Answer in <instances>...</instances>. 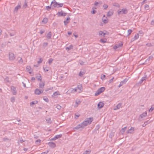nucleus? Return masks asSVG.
Returning <instances> with one entry per match:
<instances>
[{
    "mask_svg": "<svg viewBox=\"0 0 154 154\" xmlns=\"http://www.w3.org/2000/svg\"><path fill=\"white\" fill-rule=\"evenodd\" d=\"M93 118H90L88 119H86L82 123L84 128L87 125L90 124L91 122L93 121Z\"/></svg>",
    "mask_w": 154,
    "mask_h": 154,
    "instance_id": "nucleus-1",
    "label": "nucleus"
},
{
    "mask_svg": "<svg viewBox=\"0 0 154 154\" xmlns=\"http://www.w3.org/2000/svg\"><path fill=\"white\" fill-rule=\"evenodd\" d=\"M105 90V88L104 87H101L98 89L95 93L94 95L95 96H97L99 94H100L101 93L103 92Z\"/></svg>",
    "mask_w": 154,
    "mask_h": 154,
    "instance_id": "nucleus-2",
    "label": "nucleus"
},
{
    "mask_svg": "<svg viewBox=\"0 0 154 154\" xmlns=\"http://www.w3.org/2000/svg\"><path fill=\"white\" fill-rule=\"evenodd\" d=\"M128 10L126 8H122L121 9L118 10L117 11L118 15L126 14L128 13Z\"/></svg>",
    "mask_w": 154,
    "mask_h": 154,
    "instance_id": "nucleus-3",
    "label": "nucleus"
},
{
    "mask_svg": "<svg viewBox=\"0 0 154 154\" xmlns=\"http://www.w3.org/2000/svg\"><path fill=\"white\" fill-rule=\"evenodd\" d=\"M21 7V4L20 2L18 3L17 6H16L14 10V14H17L19 9H20Z\"/></svg>",
    "mask_w": 154,
    "mask_h": 154,
    "instance_id": "nucleus-4",
    "label": "nucleus"
},
{
    "mask_svg": "<svg viewBox=\"0 0 154 154\" xmlns=\"http://www.w3.org/2000/svg\"><path fill=\"white\" fill-rule=\"evenodd\" d=\"M15 59V57L14 54L12 52H10L9 53V59L10 61H13Z\"/></svg>",
    "mask_w": 154,
    "mask_h": 154,
    "instance_id": "nucleus-5",
    "label": "nucleus"
},
{
    "mask_svg": "<svg viewBox=\"0 0 154 154\" xmlns=\"http://www.w3.org/2000/svg\"><path fill=\"white\" fill-rule=\"evenodd\" d=\"M43 91H42V90L40 89L36 88L35 89V90L34 93L36 95H40V94L42 93L43 92Z\"/></svg>",
    "mask_w": 154,
    "mask_h": 154,
    "instance_id": "nucleus-6",
    "label": "nucleus"
},
{
    "mask_svg": "<svg viewBox=\"0 0 154 154\" xmlns=\"http://www.w3.org/2000/svg\"><path fill=\"white\" fill-rule=\"evenodd\" d=\"M11 89L12 94L14 95H16L17 94V91L16 87L13 86H11Z\"/></svg>",
    "mask_w": 154,
    "mask_h": 154,
    "instance_id": "nucleus-7",
    "label": "nucleus"
},
{
    "mask_svg": "<svg viewBox=\"0 0 154 154\" xmlns=\"http://www.w3.org/2000/svg\"><path fill=\"white\" fill-rule=\"evenodd\" d=\"M146 77H143L142 79L139 81V82L136 83V85L137 86L140 85L144 81L146 80Z\"/></svg>",
    "mask_w": 154,
    "mask_h": 154,
    "instance_id": "nucleus-8",
    "label": "nucleus"
},
{
    "mask_svg": "<svg viewBox=\"0 0 154 154\" xmlns=\"http://www.w3.org/2000/svg\"><path fill=\"white\" fill-rule=\"evenodd\" d=\"M45 85V82H42L39 83V88L42 91H44V88Z\"/></svg>",
    "mask_w": 154,
    "mask_h": 154,
    "instance_id": "nucleus-9",
    "label": "nucleus"
},
{
    "mask_svg": "<svg viewBox=\"0 0 154 154\" xmlns=\"http://www.w3.org/2000/svg\"><path fill=\"white\" fill-rule=\"evenodd\" d=\"M62 136V135L61 134L59 135H55L54 137L52 138L51 140H55L58 138H61Z\"/></svg>",
    "mask_w": 154,
    "mask_h": 154,
    "instance_id": "nucleus-10",
    "label": "nucleus"
},
{
    "mask_svg": "<svg viewBox=\"0 0 154 154\" xmlns=\"http://www.w3.org/2000/svg\"><path fill=\"white\" fill-rule=\"evenodd\" d=\"M57 2L55 0H53L51 2V5L53 8L57 7Z\"/></svg>",
    "mask_w": 154,
    "mask_h": 154,
    "instance_id": "nucleus-11",
    "label": "nucleus"
},
{
    "mask_svg": "<svg viewBox=\"0 0 154 154\" xmlns=\"http://www.w3.org/2000/svg\"><path fill=\"white\" fill-rule=\"evenodd\" d=\"M26 69L27 72L30 74H31L33 71V70L31 68L30 66H27L26 67Z\"/></svg>",
    "mask_w": 154,
    "mask_h": 154,
    "instance_id": "nucleus-12",
    "label": "nucleus"
},
{
    "mask_svg": "<svg viewBox=\"0 0 154 154\" xmlns=\"http://www.w3.org/2000/svg\"><path fill=\"white\" fill-rule=\"evenodd\" d=\"M49 146L51 148H54L56 146V144L54 142H50L48 143Z\"/></svg>",
    "mask_w": 154,
    "mask_h": 154,
    "instance_id": "nucleus-13",
    "label": "nucleus"
},
{
    "mask_svg": "<svg viewBox=\"0 0 154 154\" xmlns=\"http://www.w3.org/2000/svg\"><path fill=\"white\" fill-rule=\"evenodd\" d=\"M66 13H65L63 11L58 12V16H65L66 15Z\"/></svg>",
    "mask_w": 154,
    "mask_h": 154,
    "instance_id": "nucleus-14",
    "label": "nucleus"
},
{
    "mask_svg": "<svg viewBox=\"0 0 154 154\" xmlns=\"http://www.w3.org/2000/svg\"><path fill=\"white\" fill-rule=\"evenodd\" d=\"M84 127H83V126L82 124V123H81L79 125H78L76 127H75L74 128L75 129L78 130L80 128H84Z\"/></svg>",
    "mask_w": 154,
    "mask_h": 154,
    "instance_id": "nucleus-15",
    "label": "nucleus"
},
{
    "mask_svg": "<svg viewBox=\"0 0 154 154\" xmlns=\"http://www.w3.org/2000/svg\"><path fill=\"white\" fill-rule=\"evenodd\" d=\"M122 103H119L116 106V108H114V110H116L117 109H119L120 108L122 107Z\"/></svg>",
    "mask_w": 154,
    "mask_h": 154,
    "instance_id": "nucleus-16",
    "label": "nucleus"
},
{
    "mask_svg": "<svg viewBox=\"0 0 154 154\" xmlns=\"http://www.w3.org/2000/svg\"><path fill=\"white\" fill-rule=\"evenodd\" d=\"M77 88H70L68 90V91H70L71 93H74L76 92L77 91Z\"/></svg>",
    "mask_w": 154,
    "mask_h": 154,
    "instance_id": "nucleus-17",
    "label": "nucleus"
},
{
    "mask_svg": "<svg viewBox=\"0 0 154 154\" xmlns=\"http://www.w3.org/2000/svg\"><path fill=\"white\" fill-rule=\"evenodd\" d=\"M75 103L76 104V105H75L74 106L75 107H77L81 103V102L79 99H76L75 100Z\"/></svg>",
    "mask_w": 154,
    "mask_h": 154,
    "instance_id": "nucleus-18",
    "label": "nucleus"
},
{
    "mask_svg": "<svg viewBox=\"0 0 154 154\" xmlns=\"http://www.w3.org/2000/svg\"><path fill=\"white\" fill-rule=\"evenodd\" d=\"M104 105V104L102 102H100L98 104L97 106L98 108L99 109H100L103 107Z\"/></svg>",
    "mask_w": 154,
    "mask_h": 154,
    "instance_id": "nucleus-19",
    "label": "nucleus"
},
{
    "mask_svg": "<svg viewBox=\"0 0 154 154\" xmlns=\"http://www.w3.org/2000/svg\"><path fill=\"white\" fill-rule=\"evenodd\" d=\"M134 130V128L132 127H131V128L128 131V133H132Z\"/></svg>",
    "mask_w": 154,
    "mask_h": 154,
    "instance_id": "nucleus-20",
    "label": "nucleus"
},
{
    "mask_svg": "<svg viewBox=\"0 0 154 154\" xmlns=\"http://www.w3.org/2000/svg\"><path fill=\"white\" fill-rule=\"evenodd\" d=\"M105 17V15H104L103 16V17L102 18V20L103 21V22L105 23H108V21L107 20V17H106V19H104V17Z\"/></svg>",
    "mask_w": 154,
    "mask_h": 154,
    "instance_id": "nucleus-21",
    "label": "nucleus"
},
{
    "mask_svg": "<svg viewBox=\"0 0 154 154\" xmlns=\"http://www.w3.org/2000/svg\"><path fill=\"white\" fill-rule=\"evenodd\" d=\"M105 33L103 32L102 31H100L99 32V36H102L104 37L105 36Z\"/></svg>",
    "mask_w": 154,
    "mask_h": 154,
    "instance_id": "nucleus-22",
    "label": "nucleus"
},
{
    "mask_svg": "<svg viewBox=\"0 0 154 154\" xmlns=\"http://www.w3.org/2000/svg\"><path fill=\"white\" fill-rule=\"evenodd\" d=\"M127 129V127H125L123 128L122 130L120 131V133H121L122 134H123L125 131H126Z\"/></svg>",
    "mask_w": 154,
    "mask_h": 154,
    "instance_id": "nucleus-23",
    "label": "nucleus"
},
{
    "mask_svg": "<svg viewBox=\"0 0 154 154\" xmlns=\"http://www.w3.org/2000/svg\"><path fill=\"white\" fill-rule=\"evenodd\" d=\"M20 59L18 61V62L20 64H22L23 63V60L22 57H18V59Z\"/></svg>",
    "mask_w": 154,
    "mask_h": 154,
    "instance_id": "nucleus-24",
    "label": "nucleus"
},
{
    "mask_svg": "<svg viewBox=\"0 0 154 154\" xmlns=\"http://www.w3.org/2000/svg\"><path fill=\"white\" fill-rule=\"evenodd\" d=\"M48 21V19L47 18H44L42 21V22L43 24L46 23Z\"/></svg>",
    "mask_w": 154,
    "mask_h": 154,
    "instance_id": "nucleus-25",
    "label": "nucleus"
},
{
    "mask_svg": "<svg viewBox=\"0 0 154 154\" xmlns=\"http://www.w3.org/2000/svg\"><path fill=\"white\" fill-rule=\"evenodd\" d=\"M113 11H109L107 12V16L108 17H110L113 15Z\"/></svg>",
    "mask_w": 154,
    "mask_h": 154,
    "instance_id": "nucleus-26",
    "label": "nucleus"
},
{
    "mask_svg": "<svg viewBox=\"0 0 154 154\" xmlns=\"http://www.w3.org/2000/svg\"><path fill=\"white\" fill-rule=\"evenodd\" d=\"M73 47V46L72 45H71L66 48V49L67 50H69L72 49Z\"/></svg>",
    "mask_w": 154,
    "mask_h": 154,
    "instance_id": "nucleus-27",
    "label": "nucleus"
},
{
    "mask_svg": "<svg viewBox=\"0 0 154 154\" xmlns=\"http://www.w3.org/2000/svg\"><path fill=\"white\" fill-rule=\"evenodd\" d=\"M60 95V92L58 91H57L54 92L53 94L52 95V97H54L55 96Z\"/></svg>",
    "mask_w": 154,
    "mask_h": 154,
    "instance_id": "nucleus-28",
    "label": "nucleus"
},
{
    "mask_svg": "<svg viewBox=\"0 0 154 154\" xmlns=\"http://www.w3.org/2000/svg\"><path fill=\"white\" fill-rule=\"evenodd\" d=\"M38 103V101L36 100H35L31 102L30 103V105L31 106H33L32 105L36 104Z\"/></svg>",
    "mask_w": 154,
    "mask_h": 154,
    "instance_id": "nucleus-29",
    "label": "nucleus"
},
{
    "mask_svg": "<svg viewBox=\"0 0 154 154\" xmlns=\"http://www.w3.org/2000/svg\"><path fill=\"white\" fill-rule=\"evenodd\" d=\"M63 3H58L57 2V7H56L59 8L62 7L63 6Z\"/></svg>",
    "mask_w": 154,
    "mask_h": 154,
    "instance_id": "nucleus-30",
    "label": "nucleus"
},
{
    "mask_svg": "<svg viewBox=\"0 0 154 154\" xmlns=\"http://www.w3.org/2000/svg\"><path fill=\"white\" fill-rule=\"evenodd\" d=\"M51 32H49L47 34V37L48 39H50L51 38Z\"/></svg>",
    "mask_w": 154,
    "mask_h": 154,
    "instance_id": "nucleus-31",
    "label": "nucleus"
},
{
    "mask_svg": "<svg viewBox=\"0 0 154 154\" xmlns=\"http://www.w3.org/2000/svg\"><path fill=\"white\" fill-rule=\"evenodd\" d=\"M27 2H26V0H25V1L24 4L23 6V8H25L27 7Z\"/></svg>",
    "mask_w": 154,
    "mask_h": 154,
    "instance_id": "nucleus-32",
    "label": "nucleus"
},
{
    "mask_svg": "<svg viewBox=\"0 0 154 154\" xmlns=\"http://www.w3.org/2000/svg\"><path fill=\"white\" fill-rule=\"evenodd\" d=\"M38 75L39 76H36V78L38 80H39L41 81L42 80L41 76L40 74H39Z\"/></svg>",
    "mask_w": 154,
    "mask_h": 154,
    "instance_id": "nucleus-33",
    "label": "nucleus"
},
{
    "mask_svg": "<svg viewBox=\"0 0 154 154\" xmlns=\"http://www.w3.org/2000/svg\"><path fill=\"white\" fill-rule=\"evenodd\" d=\"M85 73V72L84 71H80L79 72V76L81 77H82L83 76V75H84Z\"/></svg>",
    "mask_w": 154,
    "mask_h": 154,
    "instance_id": "nucleus-34",
    "label": "nucleus"
},
{
    "mask_svg": "<svg viewBox=\"0 0 154 154\" xmlns=\"http://www.w3.org/2000/svg\"><path fill=\"white\" fill-rule=\"evenodd\" d=\"M76 88H77V89H78L80 90H81L82 88V85L81 84L79 85H78L77 87Z\"/></svg>",
    "mask_w": 154,
    "mask_h": 154,
    "instance_id": "nucleus-35",
    "label": "nucleus"
},
{
    "mask_svg": "<svg viewBox=\"0 0 154 154\" xmlns=\"http://www.w3.org/2000/svg\"><path fill=\"white\" fill-rule=\"evenodd\" d=\"M139 37V35L138 34H135L134 37V39L136 40Z\"/></svg>",
    "mask_w": 154,
    "mask_h": 154,
    "instance_id": "nucleus-36",
    "label": "nucleus"
},
{
    "mask_svg": "<svg viewBox=\"0 0 154 154\" xmlns=\"http://www.w3.org/2000/svg\"><path fill=\"white\" fill-rule=\"evenodd\" d=\"M46 121H47L48 123H51V118H48L46 119Z\"/></svg>",
    "mask_w": 154,
    "mask_h": 154,
    "instance_id": "nucleus-37",
    "label": "nucleus"
},
{
    "mask_svg": "<svg viewBox=\"0 0 154 154\" xmlns=\"http://www.w3.org/2000/svg\"><path fill=\"white\" fill-rule=\"evenodd\" d=\"M146 114H147L146 112L143 113L140 115V116L141 117V118H143V117H145L146 116Z\"/></svg>",
    "mask_w": 154,
    "mask_h": 154,
    "instance_id": "nucleus-38",
    "label": "nucleus"
},
{
    "mask_svg": "<svg viewBox=\"0 0 154 154\" xmlns=\"http://www.w3.org/2000/svg\"><path fill=\"white\" fill-rule=\"evenodd\" d=\"M15 98L14 97H13L11 98V101L12 103H13L15 101Z\"/></svg>",
    "mask_w": 154,
    "mask_h": 154,
    "instance_id": "nucleus-39",
    "label": "nucleus"
},
{
    "mask_svg": "<svg viewBox=\"0 0 154 154\" xmlns=\"http://www.w3.org/2000/svg\"><path fill=\"white\" fill-rule=\"evenodd\" d=\"M100 41L102 43H105L106 42V40L105 39L102 38L100 39Z\"/></svg>",
    "mask_w": 154,
    "mask_h": 154,
    "instance_id": "nucleus-40",
    "label": "nucleus"
},
{
    "mask_svg": "<svg viewBox=\"0 0 154 154\" xmlns=\"http://www.w3.org/2000/svg\"><path fill=\"white\" fill-rule=\"evenodd\" d=\"M105 77L106 75H102L101 76V79L103 80H104L105 79Z\"/></svg>",
    "mask_w": 154,
    "mask_h": 154,
    "instance_id": "nucleus-41",
    "label": "nucleus"
},
{
    "mask_svg": "<svg viewBox=\"0 0 154 154\" xmlns=\"http://www.w3.org/2000/svg\"><path fill=\"white\" fill-rule=\"evenodd\" d=\"M154 109V106H152L149 109V112H151Z\"/></svg>",
    "mask_w": 154,
    "mask_h": 154,
    "instance_id": "nucleus-42",
    "label": "nucleus"
},
{
    "mask_svg": "<svg viewBox=\"0 0 154 154\" xmlns=\"http://www.w3.org/2000/svg\"><path fill=\"white\" fill-rule=\"evenodd\" d=\"M132 31L131 29H129L128 31V35H129L132 32Z\"/></svg>",
    "mask_w": 154,
    "mask_h": 154,
    "instance_id": "nucleus-43",
    "label": "nucleus"
},
{
    "mask_svg": "<svg viewBox=\"0 0 154 154\" xmlns=\"http://www.w3.org/2000/svg\"><path fill=\"white\" fill-rule=\"evenodd\" d=\"M53 59H52V58H50L49 59V60H48V63L49 64H51L53 61Z\"/></svg>",
    "mask_w": 154,
    "mask_h": 154,
    "instance_id": "nucleus-44",
    "label": "nucleus"
},
{
    "mask_svg": "<svg viewBox=\"0 0 154 154\" xmlns=\"http://www.w3.org/2000/svg\"><path fill=\"white\" fill-rule=\"evenodd\" d=\"M41 140H37L35 141V143L36 144H39L41 142Z\"/></svg>",
    "mask_w": 154,
    "mask_h": 154,
    "instance_id": "nucleus-45",
    "label": "nucleus"
},
{
    "mask_svg": "<svg viewBox=\"0 0 154 154\" xmlns=\"http://www.w3.org/2000/svg\"><path fill=\"white\" fill-rule=\"evenodd\" d=\"M113 5L114 6H115L116 7H120V6L119 5V4H118V3H115L113 4Z\"/></svg>",
    "mask_w": 154,
    "mask_h": 154,
    "instance_id": "nucleus-46",
    "label": "nucleus"
},
{
    "mask_svg": "<svg viewBox=\"0 0 154 154\" xmlns=\"http://www.w3.org/2000/svg\"><path fill=\"white\" fill-rule=\"evenodd\" d=\"M48 45V43L47 42H44L43 44V46L45 48Z\"/></svg>",
    "mask_w": 154,
    "mask_h": 154,
    "instance_id": "nucleus-47",
    "label": "nucleus"
},
{
    "mask_svg": "<svg viewBox=\"0 0 154 154\" xmlns=\"http://www.w3.org/2000/svg\"><path fill=\"white\" fill-rule=\"evenodd\" d=\"M149 60H150L149 59V58L147 59L145 61V63H146V64H147L149 63Z\"/></svg>",
    "mask_w": 154,
    "mask_h": 154,
    "instance_id": "nucleus-48",
    "label": "nucleus"
},
{
    "mask_svg": "<svg viewBox=\"0 0 154 154\" xmlns=\"http://www.w3.org/2000/svg\"><path fill=\"white\" fill-rule=\"evenodd\" d=\"M43 100L46 102H48L49 101L48 99L46 97L43 98Z\"/></svg>",
    "mask_w": 154,
    "mask_h": 154,
    "instance_id": "nucleus-49",
    "label": "nucleus"
},
{
    "mask_svg": "<svg viewBox=\"0 0 154 154\" xmlns=\"http://www.w3.org/2000/svg\"><path fill=\"white\" fill-rule=\"evenodd\" d=\"M43 60L42 58H40L39 59V60L38 62V63H41L42 61Z\"/></svg>",
    "mask_w": 154,
    "mask_h": 154,
    "instance_id": "nucleus-50",
    "label": "nucleus"
},
{
    "mask_svg": "<svg viewBox=\"0 0 154 154\" xmlns=\"http://www.w3.org/2000/svg\"><path fill=\"white\" fill-rule=\"evenodd\" d=\"M15 32H14L12 33H10V34L11 36H12L14 35H15Z\"/></svg>",
    "mask_w": 154,
    "mask_h": 154,
    "instance_id": "nucleus-51",
    "label": "nucleus"
},
{
    "mask_svg": "<svg viewBox=\"0 0 154 154\" xmlns=\"http://www.w3.org/2000/svg\"><path fill=\"white\" fill-rule=\"evenodd\" d=\"M56 108L59 110H60L61 108V106L59 105H57L56 106Z\"/></svg>",
    "mask_w": 154,
    "mask_h": 154,
    "instance_id": "nucleus-52",
    "label": "nucleus"
},
{
    "mask_svg": "<svg viewBox=\"0 0 154 154\" xmlns=\"http://www.w3.org/2000/svg\"><path fill=\"white\" fill-rule=\"evenodd\" d=\"M103 7L104 8V9H106L108 7V5L106 4H105L103 5Z\"/></svg>",
    "mask_w": 154,
    "mask_h": 154,
    "instance_id": "nucleus-53",
    "label": "nucleus"
},
{
    "mask_svg": "<svg viewBox=\"0 0 154 154\" xmlns=\"http://www.w3.org/2000/svg\"><path fill=\"white\" fill-rule=\"evenodd\" d=\"M64 24L65 25H66L69 23V21H67V20H65L64 21Z\"/></svg>",
    "mask_w": 154,
    "mask_h": 154,
    "instance_id": "nucleus-54",
    "label": "nucleus"
},
{
    "mask_svg": "<svg viewBox=\"0 0 154 154\" xmlns=\"http://www.w3.org/2000/svg\"><path fill=\"white\" fill-rule=\"evenodd\" d=\"M149 6L147 5V4H146L145 5V8L147 10H148L149 9Z\"/></svg>",
    "mask_w": 154,
    "mask_h": 154,
    "instance_id": "nucleus-55",
    "label": "nucleus"
},
{
    "mask_svg": "<svg viewBox=\"0 0 154 154\" xmlns=\"http://www.w3.org/2000/svg\"><path fill=\"white\" fill-rule=\"evenodd\" d=\"M51 8H52V7L51 5L50 6H47L46 7V8L47 10H48V9H50Z\"/></svg>",
    "mask_w": 154,
    "mask_h": 154,
    "instance_id": "nucleus-56",
    "label": "nucleus"
},
{
    "mask_svg": "<svg viewBox=\"0 0 154 154\" xmlns=\"http://www.w3.org/2000/svg\"><path fill=\"white\" fill-rule=\"evenodd\" d=\"M119 48V46H117V45H115L114 47H113V48L115 49H117V48Z\"/></svg>",
    "mask_w": 154,
    "mask_h": 154,
    "instance_id": "nucleus-57",
    "label": "nucleus"
},
{
    "mask_svg": "<svg viewBox=\"0 0 154 154\" xmlns=\"http://www.w3.org/2000/svg\"><path fill=\"white\" fill-rule=\"evenodd\" d=\"M114 79V77H113L112 78V79H110L109 80V83H111V82H112L113 81V79Z\"/></svg>",
    "mask_w": 154,
    "mask_h": 154,
    "instance_id": "nucleus-58",
    "label": "nucleus"
},
{
    "mask_svg": "<svg viewBox=\"0 0 154 154\" xmlns=\"http://www.w3.org/2000/svg\"><path fill=\"white\" fill-rule=\"evenodd\" d=\"M96 12V11L93 10L91 12V13L92 14H95Z\"/></svg>",
    "mask_w": 154,
    "mask_h": 154,
    "instance_id": "nucleus-59",
    "label": "nucleus"
},
{
    "mask_svg": "<svg viewBox=\"0 0 154 154\" xmlns=\"http://www.w3.org/2000/svg\"><path fill=\"white\" fill-rule=\"evenodd\" d=\"M44 70L45 71H46L47 72L49 70V69L47 67L45 68H44Z\"/></svg>",
    "mask_w": 154,
    "mask_h": 154,
    "instance_id": "nucleus-60",
    "label": "nucleus"
},
{
    "mask_svg": "<svg viewBox=\"0 0 154 154\" xmlns=\"http://www.w3.org/2000/svg\"><path fill=\"white\" fill-rule=\"evenodd\" d=\"M123 85V83H122V82H120V84L119 85V88H120V87L121 86H122V85Z\"/></svg>",
    "mask_w": 154,
    "mask_h": 154,
    "instance_id": "nucleus-61",
    "label": "nucleus"
},
{
    "mask_svg": "<svg viewBox=\"0 0 154 154\" xmlns=\"http://www.w3.org/2000/svg\"><path fill=\"white\" fill-rule=\"evenodd\" d=\"M146 45L148 47H150L152 45L151 43H147L146 44Z\"/></svg>",
    "mask_w": 154,
    "mask_h": 154,
    "instance_id": "nucleus-62",
    "label": "nucleus"
},
{
    "mask_svg": "<svg viewBox=\"0 0 154 154\" xmlns=\"http://www.w3.org/2000/svg\"><path fill=\"white\" fill-rule=\"evenodd\" d=\"M48 151H47V152H42L41 154H47L48 153Z\"/></svg>",
    "mask_w": 154,
    "mask_h": 154,
    "instance_id": "nucleus-63",
    "label": "nucleus"
},
{
    "mask_svg": "<svg viewBox=\"0 0 154 154\" xmlns=\"http://www.w3.org/2000/svg\"><path fill=\"white\" fill-rule=\"evenodd\" d=\"M151 25H154V20H152L151 22Z\"/></svg>",
    "mask_w": 154,
    "mask_h": 154,
    "instance_id": "nucleus-64",
    "label": "nucleus"
}]
</instances>
